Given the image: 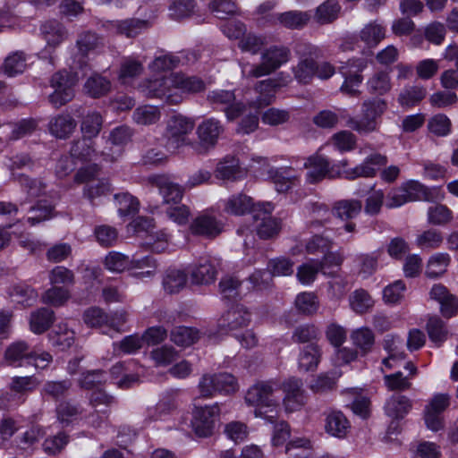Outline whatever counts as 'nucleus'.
Listing matches in <instances>:
<instances>
[{"mask_svg":"<svg viewBox=\"0 0 458 458\" xmlns=\"http://www.w3.org/2000/svg\"><path fill=\"white\" fill-rule=\"evenodd\" d=\"M291 59V50L284 45H273L261 53V63L250 64H241L242 75L243 78H259L269 75L279 69L283 64Z\"/></svg>","mask_w":458,"mask_h":458,"instance_id":"1","label":"nucleus"},{"mask_svg":"<svg viewBox=\"0 0 458 458\" xmlns=\"http://www.w3.org/2000/svg\"><path fill=\"white\" fill-rule=\"evenodd\" d=\"M245 401L249 405L257 407V417H264L271 423L276 421L280 398L276 395L271 382H260L251 386L246 393Z\"/></svg>","mask_w":458,"mask_h":458,"instance_id":"2","label":"nucleus"},{"mask_svg":"<svg viewBox=\"0 0 458 458\" xmlns=\"http://www.w3.org/2000/svg\"><path fill=\"white\" fill-rule=\"evenodd\" d=\"M387 104L380 98L366 100L361 106L360 118L350 117L346 125L360 134H369L377 131L379 120L386 112Z\"/></svg>","mask_w":458,"mask_h":458,"instance_id":"3","label":"nucleus"},{"mask_svg":"<svg viewBox=\"0 0 458 458\" xmlns=\"http://www.w3.org/2000/svg\"><path fill=\"white\" fill-rule=\"evenodd\" d=\"M77 81L76 75L67 71H60L52 76L50 84L55 91L49 95L48 100L54 107L59 108L73 98V87Z\"/></svg>","mask_w":458,"mask_h":458,"instance_id":"4","label":"nucleus"},{"mask_svg":"<svg viewBox=\"0 0 458 458\" xmlns=\"http://www.w3.org/2000/svg\"><path fill=\"white\" fill-rule=\"evenodd\" d=\"M296 53L301 59L292 69L294 79L301 84H310L315 77L313 57H318L319 49L310 43H299Z\"/></svg>","mask_w":458,"mask_h":458,"instance_id":"5","label":"nucleus"},{"mask_svg":"<svg viewBox=\"0 0 458 458\" xmlns=\"http://www.w3.org/2000/svg\"><path fill=\"white\" fill-rule=\"evenodd\" d=\"M428 189L418 181H409L392 190L386 196L388 208H399L405 203L427 199Z\"/></svg>","mask_w":458,"mask_h":458,"instance_id":"6","label":"nucleus"},{"mask_svg":"<svg viewBox=\"0 0 458 458\" xmlns=\"http://www.w3.org/2000/svg\"><path fill=\"white\" fill-rule=\"evenodd\" d=\"M193 129V120L182 115L173 116L166 126L167 145L174 149H178L183 146L191 148L194 141L190 140L189 135Z\"/></svg>","mask_w":458,"mask_h":458,"instance_id":"7","label":"nucleus"},{"mask_svg":"<svg viewBox=\"0 0 458 458\" xmlns=\"http://www.w3.org/2000/svg\"><path fill=\"white\" fill-rule=\"evenodd\" d=\"M223 131L224 127L217 119L204 120L197 127L199 141H194V144H191L192 150L198 155L208 153L216 146Z\"/></svg>","mask_w":458,"mask_h":458,"instance_id":"8","label":"nucleus"},{"mask_svg":"<svg viewBox=\"0 0 458 458\" xmlns=\"http://www.w3.org/2000/svg\"><path fill=\"white\" fill-rule=\"evenodd\" d=\"M170 77H161L149 80L140 86V90L146 98L164 99L169 105H178L182 101V96L171 89Z\"/></svg>","mask_w":458,"mask_h":458,"instance_id":"9","label":"nucleus"},{"mask_svg":"<svg viewBox=\"0 0 458 458\" xmlns=\"http://www.w3.org/2000/svg\"><path fill=\"white\" fill-rule=\"evenodd\" d=\"M220 414V408L217 403L196 407L193 411L191 426L197 436L208 437L214 433L216 422Z\"/></svg>","mask_w":458,"mask_h":458,"instance_id":"10","label":"nucleus"},{"mask_svg":"<svg viewBox=\"0 0 458 458\" xmlns=\"http://www.w3.org/2000/svg\"><path fill=\"white\" fill-rule=\"evenodd\" d=\"M274 207L271 203H261L260 209L254 213L253 220L257 234L261 239H270L277 235L281 230V222L271 216Z\"/></svg>","mask_w":458,"mask_h":458,"instance_id":"11","label":"nucleus"},{"mask_svg":"<svg viewBox=\"0 0 458 458\" xmlns=\"http://www.w3.org/2000/svg\"><path fill=\"white\" fill-rule=\"evenodd\" d=\"M207 99L212 105L221 106L229 121L238 118L245 110V105L236 101L233 90H212L208 94Z\"/></svg>","mask_w":458,"mask_h":458,"instance_id":"12","label":"nucleus"},{"mask_svg":"<svg viewBox=\"0 0 458 458\" xmlns=\"http://www.w3.org/2000/svg\"><path fill=\"white\" fill-rule=\"evenodd\" d=\"M189 230L193 235L214 239L223 232L224 223L208 213H203L192 220Z\"/></svg>","mask_w":458,"mask_h":458,"instance_id":"13","label":"nucleus"},{"mask_svg":"<svg viewBox=\"0 0 458 458\" xmlns=\"http://www.w3.org/2000/svg\"><path fill=\"white\" fill-rule=\"evenodd\" d=\"M260 205L255 204L252 198L244 193H236L223 200V210L233 216H244L247 213L253 216L257 210H261Z\"/></svg>","mask_w":458,"mask_h":458,"instance_id":"14","label":"nucleus"},{"mask_svg":"<svg viewBox=\"0 0 458 458\" xmlns=\"http://www.w3.org/2000/svg\"><path fill=\"white\" fill-rule=\"evenodd\" d=\"M148 182L159 190L164 202L166 204H177L182 198L183 189L177 183H174L165 175H153L148 177Z\"/></svg>","mask_w":458,"mask_h":458,"instance_id":"15","label":"nucleus"},{"mask_svg":"<svg viewBox=\"0 0 458 458\" xmlns=\"http://www.w3.org/2000/svg\"><path fill=\"white\" fill-rule=\"evenodd\" d=\"M250 321V313L243 305H234L220 318L219 325L224 329L234 331L245 327Z\"/></svg>","mask_w":458,"mask_h":458,"instance_id":"16","label":"nucleus"},{"mask_svg":"<svg viewBox=\"0 0 458 458\" xmlns=\"http://www.w3.org/2000/svg\"><path fill=\"white\" fill-rule=\"evenodd\" d=\"M301 386V381L296 378L289 379L284 384L285 392L284 405L287 412L298 411L305 404V396Z\"/></svg>","mask_w":458,"mask_h":458,"instance_id":"17","label":"nucleus"},{"mask_svg":"<svg viewBox=\"0 0 458 458\" xmlns=\"http://www.w3.org/2000/svg\"><path fill=\"white\" fill-rule=\"evenodd\" d=\"M386 37L385 27L377 21H371L364 25L357 36L353 37V41L362 43L367 48L376 47Z\"/></svg>","mask_w":458,"mask_h":458,"instance_id":"18","label":"nucleus"},{"mask_svg":"<svg viewBox=\"0 0 458 458\" xmlns=\"http://www.w3.org/2000/svg\"><path fill=\"white\" fill-rule=\"evenodd\" d=\"M4 357L9 365L20 367L23 364V361L31 363V359L34 357V351L30 348L26 342L16 341L6 348Z\"/></svg>","mask_w":458,"mask_h":458,"instance_id":"19","label":"nucleus"},{"mask_svg":"<svg viewBox=\"0 0 458 458\" xmlns=\"http://www.w3.org/2000/svg\"><path fill=\"white\" fill-rule=\"evenodd\" d=\"M55 319V312L51 309L46 307L38 308L30 315V330L36 335H41L51 327Z\"/></svg>","mask_w":458,"mask_h":458,"instance_id":"20","label":"nucleus"},{"mask_svg":"<svg viewBox=\"0 0 458 458\" xmlns=\"http://www.w3.org/2000/svg\"><path fill=\"white\" fill-rule=\"evenodd\" d=\"M304 167L308 169L307 181L310 183H317L328 174L330 163L326 157L316 155L307 159L304 163Z\"/></svg>","mask_w":458,"mask_h":458,"instance_id":"21","label":"nucleus"},{"mask_svg":"<svg viewBox=\"0 0 458 458\" xmlns=\"http://www.w3.org/2000/svg\"><path fill=\"white\" fill-rule=\"evenodd\" d=\"M169 81L175 91L181 89L186 93L196 94L206 89L205 82L196 76H186L182 73H173L171 74Z\"/></svg>","mask_w":458,"mask_h":458,"instance_id":"22","label":"nucleus"},{"mask_svg":"<svg viewBox=\"0 0 458 458\" xmlns=\"http://www.w3.org/2000/svg\"><path fill=\"white\" fill-rule=\"evenodd\" d=\"M387 163V157L384 155L376 153L368 157L364 162L351 171L347 172L349 179H356L358 177H373L376 175L375 166L384 165Z\"/></svg>","mask_w":458,"mask_h":458,"instance_id":"23","label":"nucleus"},{"mask_svg":"<svg viewBox=\"0 0 458 458\" xmlns=\"http://www.w3.org/2000/svg\"><path fill=\"white\" fill-rule=\"evenodd\" d=\"M280 85L276 79H267L259 81L254 88L259 96L252 103V106L254 107L260 108L270 105L276 98V89Z\"/></svg>","mask_w":458,"mask_h":458,"instance_id":"24","label":"nucleus"},{"mask_svg":"<svg viewBox=\"0 0 458 458\" xmlns=\"http://www.w3.org/2000/svg\"><path fill=\"white\" fill-rule=\"evenodd\" d=\"M76 126V121L68 114L54 116L48 123L50 133L59 139L68 138Z\"/></svg>","mask_w":458,"mask_h":458,"instance_id":"25","label":"nucleus"},{"mask_svg":"<svg viewBox=\"0 0 458 458\" xmlns=\"http://www.w3.org/2000/svg\"><path fill=\"white\" fill-rule=\"evenodd\" d=\"M411 408V400L402 394L392 395L385 404L386 415L394 420L403 419L409 413Z\"/></svg>","mask_w":458,"mask_h":458,"instance_id":"26","label":"nucleus"},{"mask_svg":"<svg viewBox=\"0 0 458 458\" xmlns=\"http://www.w3.org/2000/svg\"><path fill=\"white\" fill-rule=\"evenodd\" d=\"M426 96L427 89L425 87L410 85L400 91L397 102L403 108H411L419 105Z\"/></svg>","mask_w":458,"mask_h":458,"instance_id":"27","label":"nucleus"},{"mask_svg":"<svg viewBox=\"0 0 458 458\" xmlns=\"http://www.w3.org/2000/svg\"><path fill=\"white\" fill-rule=\"evenodd\" d=\"M188 282L187 274L180 269H167L163 277V288L165 293L174 294L185 288Z\"/></svg>","mask_w":458,"mask_h":458,"instance_id":"28","label":"nucleus"},{"mask_svg":"<svg viewBox=\"0 0 458 458\" xmlns=\"http://www.w3.org/2000/svg\"><path fill=\"white\" fill-rule=\"evenodd\" d=\"M350 428V423L346 417L341 411H331L326 418V431L339 438L344 437Z\"/></svg>","mask_w":458,"mask_h":458,"instance_id":"29","label":"nucleus"},{"mask_svg":"<svg viewBox=\"0 0 458 458\" xmlns=\"http://www.w3.org/2000/svg\"><path fill=\"white\" fill-rule=\"evenodd\" d=\"M41 32L49 47L59 46L67 36L64 26L55 20L47 21L42 24Z\"/></svg>","mask_w":458,"mask_h":458,"instance_id":"30","label":"nucleus"},{"mask_svg":"<svg viewBox=\"0 0 458 458\" xmlns=\"http://www.w3.org/2000/svg\"><path fill=\"white\" fill-rule=\"evenodd\" d=\"M288 458H310L313 454V445L308 437H294L285 446Z\"/></svg>","mask_w":458,"mask_h":458,"instance_id":"31","label":"nucleus"},{"mask_svg":"<svg viewBox=\"0 0 458 458\" xmlns=\"http://www.w3.org/2000/svg\"><path fill=\"white\" fill-rule=\"evenodd\" d=\"M311 13L302 11H288L278 13L276 19L279 23L290 30H300L310 21Z\"/></svg>","mask_w":458,"mask_h":458,"instance_id":"32","label":"nucleus"},{"mask_svg":"<svg viewBox=\"0 0 458 458\" xmlns=\"http://www.w3.org/2000/svg\"><path fill=\"white\" fill-rule=\"evenodd\" d=\"M362 203L358 199H343L334 204L333 214L342 219L349 220L355 218L361 211Z\"/></svg>","mask_w":458,"mask_h":458,"instance_id":"33","label":"nucleus"},{"mask_svg":"<svg viewBox=\"0 0 458 458\" xmlns=\"http://www.w3.org/2000/svg\"><path fill=\"white\" fill-rule=\"evenodd\" d=\"M341 12V6L336 0H327L316 9L315 21L319 24H328L335 21Z\"/></svg>","mask_w":458,"mask_h":458,"instance_id":"34","label":"nucleus"},{"mask_svg":"<svg viewBox=\"0 0 458 458\" xmlns=\"http://www.w3.org/2000/svg\"><path fill=\"white\" fill-rule=\"evenodd\" d=\"M216 274L215 266L204 259L191 271V282L195 284H209L215 282Z\"/></svg>","mask_w":458,"mask_h":458,"instance_id":"35","label":"nucleus"},{"mask_svg":"<svg viewBox=\"0 0 458 458\" xmlns=\"http://www.w3.org/2000/svg\"><path fill=\"white\" fill-rule=\"evenodd\" d=\"M321 349L316 344H310L303 348L299 356V368L304 371L317 369L320 358Z\"/></svg>","mask_w":458,"mask_h":458,"instance_id":"36","label":"nucleus"},{"mask_svg":"<svg viewBox=\"0 0 458 458\" xmlns=\"http://www.w3.org/2000/svg\"><path fill=\"white\" fill-rule=\"evenodd\" d=\"M451 262V258L447 253H436L432 255L427 263L426 276L429 278H437L443 276Z\"/></svg>","mask_w":458,"mask_h":458,"instance_id":"37","label":"nucleus"},{"mask_svg":"<svg viewBox=\"0 0 458 458\" xmlns=\"http://www.w3.org/2000/svg\"><path fill=\"white\" fill-rule=\"evenodd\" d=\"M392 88L391 78L387 72L377 71L368 80L367 89L370 94L382 96Z\"/></svg>","mask_w":458,"mask_h":458,"instance_id":"38","label":"nucleus"},{"mask_svg":"<svg viewBox=\"0 0 458 458\" xmlns=\"http://www.w3.org/2000/svg\"><path fill=\"white\" fill-rule=\"evenodd\" d=\"M70 297L68 289L53 285L42 293L40 301L44 304L58 308L64 306Z\"/></svg>","mask_w":458,"mask_h":458,"instance_id":"39","label":"nucleus"},{"mask_svg":"<svg viewBox=\"0 0 458 458\" xmlns=\"http://www.w3.org/2000/svg\"><path fill=\"white\" fill-rule=\"evenodd\" d=\"M267 45V38L265 36L256 34L254 32H247L238 41V47L242 52L250 53L251 55H258L261 49Z\"/></svg>","mask_w":458,"mask_h":458,"instance_id":"40","label":"nucleus"},{"mask_svg":"<svg viewBox=\"0 0 458 458\" xmlns=\"http://www.w3.org/2000/svg\"><path fill=\"white\" fill-rule=\"evenodd\" d=\"M147 26L148 22L146 21L138 19H128L110 23V27L115 29L118 34L125 35L128 38L137 36Z\"/></svg>","mask_w":458,"mask_h":458,"instance_id":"41","label":"nucleus"},{"mask_svg":"<svg viewBox=\"0 0 458 458\" xmlns=\"http://www.w3.org/2000/svg\"><path fill=\"white\" fill-rule=\"evenodd\" d=\"M9 294L13 301L24 307L32 306L38 299L37 292L32 287L26 284H15L12 286Z\"/></svg>","mask_w":458,"mask_h":458,"instance_id":"42","label":"nucleus"},{"mask_svg":"<svg viewBox=\"0 0 458 458\" xmlns=\"http://www.w3.org/2000/svg\"><path fill=\"white\" fill-rule=\"evenodd\" d=\"M351 309L358 313L368 312L374 305V301L370 294L364 289L355 290L349 297Z\"/></svg>","mask_w":458,"mask_h":458,"instance_id":"43","label":"nucleus"},{"mask_svg":"<svg viewBox=\"0 0 458 458\" xmlns=\"http://www.w3.org/2000/svg\"><path fill=\"white\" fill-rule=\"evenodd\" d=\"M134 261L121 252L111 251L105 259V266L112 272L121 273L125 269H132Z\"/></svg>","mask_w":458,"mask_h":458,"instance_id":"44","label":"nucleus"},{"mask_svg":"<svg viewBox=\"0 0 458 458\" xmlns=\"http://www.w3.org/2000/svg\"><path fill=\"white\" fill-rule=\"evenodd\" d=\"M26 56L21 51L14 52L9 55L3 64V72L7 76H14L24 72L26 68Z\"/></svg>","mask_w":458,"mask_h":458,"instance_id":"45","label":"nucleus"},{"mask_svg":"<svg viewBox=\"0 0 458 458\" xmlns=\"http://www.w3.org/2000/svg\"><path fill=\"white\" fill-rule=\"evenodd\" d=\"M84 89L92 98H100L110 90L111 83L106 78L94 74L86 81Z\"/></svg>","mask_w":458,"mask_h":458,"instance_id":"46","label":"nucleus"},{"mask_svg":"<svg viewBox=\"0 0 458 458\" xmlns=\"http://www.w3.org/2000/svg\"><path fill=\"white\" fill-rule=\"evenodd\" d=\"M161 112L157 106L145 105L139 106L133 112V120L140 125H150L159 121Z\"/></svg>","mask_w":458,"mask_h":458,"instance_id":"47","label":"nucleus"},{"mask_svg":"<svg viewBox=\"0 0 458 458\" xmlns=\"http://www.w3.org/2000/svg\"><path fill=\"white\" fill-rule=\"evenodd\" d=\"M199 338V332L196 328L177 327L171 331V340L177 345L189 346Z\"/></svg>","mask_w":458,"mask_h":458,"instance_id":"48","label":"nucleus"},{"mask_svg":"<svg viewBox=\"0 0 458 458\" xmlns=\"http://www.w3.org/2000/svg\"><path fill=\"white\" fill-rule=\"evenodd\" d=\"M351 337L353 344L360 349L362 355H366L369 352L375 344L374 334L367 327H362L353 331Z\"/></svg>","mask_w":458,"mask_h":458,"instance_id":"49","label":"nucleus"},{"mask_svg":"<svg viewBox=\"0 0 458 458\" xmlns=\"http://www.w3.org/2000/svg\"><path fill=\"white\" fill-rule=\"evenodd\" d=\"M444 237L440 231L428 229L420 233L416 238V244L421 250H435L443 243Z\"/></svg>","mask_w":458,"mask_h":458,"instance_id":"50","label":"nucleus"},{"mask_svg":"<svg viewBox=\"0 0 458 458\" xmlns=\"http://www.w3.org/2000/svg\"><path fill=\"white\" fill-rule=\"evenodd\" d=\"M50 340L54 346L65 350L72 346L74 342V332L64 324L56 326L50 335Z\"/></svg>","mask_w":458,"mask_h":458,"instance_id":"51","label":"nucleus"},{"mask_svg":"<svg viewBox=\"0 0 458 458\" xmlns=\"http://www.w3.org/2000/svg\"><path fill=\"white\" fill-rule=\"evenodd\" d=\"M72 383L70 379L60 381H47L42 388V394L55 400L64 397L71 389Z\"/></svg>","mask_w":458,"mask_h":458,"instance_id":"52","label":"nucleus"},{"mask_svg":"<svg viewBox=\"0 0 458 458\" xmlns=\"http://www.w3.org/2000/svg\"><path fill=\"white\" fill-rule=\"evenodd\" d=\"M356 142V136L350 131H340L333 134L329 140V143L341 152L352 150Z\"/></svg>","mask_w":458,"mask_h":458,"instance_id":"53","label":"nucleus"},{"mask_svg":"<svg viewBox=\"0 0 458 458\" xmlns=\"http://www.w3.org/2000/svg\"><path fill=\"white\" fill-rule=\"evenodd\" d=\"M114 199L117 202L120 216L132 215L139 210L140 201L128 192L115 194Z\"/></svg>","mask_w":458,"mask_h":458,"instance_id":"54","label":"nucleus"},{"mask_svg":"<svg viewBox=\"0 0 458 458\" xmlns=\"http://www.w3.org/2000/svg\"><path fill=\"white\" fill-rule=\"evenodd\" d=\"M241 281L233 276H224L219 282V292L224 299L235 300L240 296Z\"/></svg>","mask_w":458,"mask_h":458,"instance_id":"55","label":"nucleus"},{"mask_svg":"<svg viewBox=\"0 0 458 458\" xmlns=\"http://www.w3.org/2000/svg\"><path fill=\"white\" fill-rule=\"evenodd\" d=\"M102 127V117L97 112L89 113L81 122V131L83 137L92 140V138L98 135Z\"/></svg>","mask_w":458,"mask_h":458,"instance_id":"56","label":"nucleus"},{"mask_svg":"<svg viewBox=\"0 0 458 458\" xmlns=\"http://www.w3.org/2000/svg\"><path fill=\"white\" fill-rule=\"evenodd\" d=\"M106 382L105 372L101 369L89 370L81 374L78 384L81 388L91 390L98 388Z\"/></svg>","mask_w":458,"mask_h":458,"instance_id":"57","label":"nucleus"},{"mask_svg":"<svg viewBox=\"0 0 458 458\" xmlns=\"http://www.w3.org/2000/svg\"><path fill=\"white\" fill-rule=\"evenodd\" d=\"M71 156L80 160H88L92 157L95 153L92 140L83 137L72 143L71 148Z\"/></svg>","mask_w":458,"mask_h":458,"instance_id":"58","label":"nucleus"},{"mask_svg":"<svg viewBox=\"0 0 458 458\" xmlns=\"http://www.w3.org/2000/svg\"><path fill=\"white\" fill-rule=\"evenodd\" d=\"M208 8L219 19H225L238 13L237 4L233 0H210Z\"/></svg>","mask_w":458,"mask_h":458,"instance_id":"59","label":"nucleus"},{"mask_svg":"<svg viewBox=\"0 0 458 458\" xmlns=\"http://www.w3.org/2000/svg\"><path fill=\"white\" fill-rule=\"evenodd\" d=\"M111 191V186L109 182L104 178H98L93 181L89 186H85L83 189V195L88 198L90 202L94 199L102 196L107 195Z\"/></svg>","mask_w":458,"mask_h":458,"instance_id":"60","label":"nucleus"},{"mask_svg":"<svg viewBox=\"0 0 458 458\" xmlns=\"http://www.w3.org/2000/svg\"><path fill=\"white\" fill-rule=\"evenodd\" d=\"M453 218L452 211L445 205L437 204L428 208V222L436 225H444L448 224Z\"/></svg>","mask_w":458,"mask_h":458,"instance_id":"61","label":"nucleus"},{"mask_svg":"<svg viewBox=\"0 0 458 458\" xmlns=\"http://www.w3.org/2000/svg\"><path fill=\"white\" fill-rule=\"evenodd\" d=\"M239 173L238 161L234 157H229L223 162H219L216 169V176L220 179L234 180Z\"/></svg>","mask_w":458,"mask_h":458,"instance_id":"62","label":"nucleus"},{"mask_svg":"<svg viewBox=\"0 0 458 458\" xmlns=\"http://www.w3.org/2000/svg\"><path fill=\"white\" fill-rule=\"evenodd\" d=\"M451 126L450 119L443 114L434 115L428 123L429 131L439 137L448 135L451 131Z\"/></svg>","mask_w":458,"mask_h":458,"instance_id":"63","label":"nucleus"},{"mask_svg":"<svg viewBox=\"0 0 458 458\" xmlns=\"http://www.w3.org/2000/svg\"><path fill=\"white\" fill-rule=\"evenodd\" d=\"M98 242L103 247L113 246L118 239V233L114 227L110 225H99L94 230Z\"/></svg>","mask_w":458,"mask_h":458,"instance_id":"64","label":"nucleus"}]
</instances>
